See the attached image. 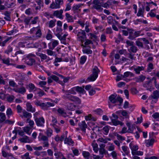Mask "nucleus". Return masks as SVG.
<instances>
[{
  "instance_id": "nucleus-1",
  "label": "nucleus",
  "mask_w": 159,
  "mask_h": 159,
  "mask_svg": "<svg viewBox=\"0 0 159 159\" xmlns=\"http://www.w3.org/2000/svg\"><path fill=\"white\" fill-rule=\"evenodd\" d=\"M109 99L110 101L108 102V105L110 108H116V107L121 106L123 102V99L115 93L110 96Z\"/></svg>"
},
{
  "instance_id": "nucleus-2",
  "label": "nucleus",
  "mask_w": 159,
  "mask_h": 159,
  "mask_svg": "<svg viewBox=\"0 0 159 159\" xmlns=\"http://www.w3.org/2000/svg\"><path fill=\"white\" fill-rule=\"evenodd\" d=\"M93 7L99 11H102L103 8L101 6L107 8L109 7V5L107 3L100 2L99 0H94L93 2Z\"/></svg>"
},
{
  "instance_id": "nucleus-3",
  "label": "nucleus",
  "mask_w": 159,
  "mask_h": 159,
  "mask_svg": "<svg viewBox=\"0 0 159 159\" xmlns=\"http://www.w3.org/2000/svg\"><path fill=\"white\" fill-rule=\"evenodd\" d=\"M100 71L98 68L95 66L93 69L92 70V74L89 76L87 80L89 81H93L96 80L98 76V74Z\"/></svg>"
},
{
  "instance_id": "nucleus-4",
  "label": "nucleus",
  "mask_w": 159,
  "mask_h": 159,
  "mask_svg": "<svg viewBox=\"0 0 159 159\" xmlns=\"http://www.w3.org/2000/svg\"><path fill=\"white\" fill-rule=\"evenodd\" d=\"M148 80L146 81L143 84V87L147 90L152 91L153 89L152 86V81L154 80H152L149 78H147Z\"/></svg>"
},
{
  "instance_id": "nucleus-5",
  "label": "nucleus",
  "mask_w": 159,
  "mask_h": 159,
  "mask_svg": "<svg viewBox=\"0 0 159 159\" xmlns=\"http://www.w3.org/2000/svg\"><path fill=\"white\" fill-rule=\"evenodd\" d=\"M35 56L33 54H29L25 58V63L28 65L32 66L35 63Z\"/></svg>"
},
{
  "instance_id": "nucleus-6",
  "label": "nucleus",
  "mask_w": 159,
  "mask_h": 159,
  "mask_svg": "<svg viewBox=\"0 0 159 159\" xmlns=\"http://www.w3.org/2000/svg\"><path fill=\"white\" fill-rule=\"evenodd\" d=\"M63 3V0H55V2L53 1L50 4L49 7L52 9H58Z\"/></svg>"
},
{
  "instance_id": "nucleus-7",
  "label": "nucleus",
  "mask_w": 159,
  "mask_h": 159,
  "mask_svg": "<svg viewBox=\"0 0 159 159\" xmlns=\"http://www.w3.org/2000/svg\"><path fill=\"white\" fill-rule=\"evenodd\" d=\"M65 97L72 102H76L78 103H81V100L79 98L76 96H74L70 94L67 93L65 96Z\"/></svg>"
},
{
  "instance_id": "nucleus-8",
  "label": "nucleus",
  "mask_w": 159,
  "mask_h": 159,
  "mask_svg": "<svg viewBox=\"0 0 159 159\" xmlns=\"http://www.w3.org/2000/svg\"><path fill=\"white\" fill-rule=\"evenodd\" d=\"M77 36L79 40L83 43L85 39L86 34L84 30H81V31L78 32Z\"/></svg>"
},
{
  "instance_id": "nucleus-9",
  "label": "nucleus",
  "mask_w": 159,
  "mask_h": 159,
  "mask_svg": "<svg viewBox=\"0 0 159 159\" xmlns=\"http://www.w3.org/2000/svg\"><path fill=\"white\" fill-rule=\"evenodd\" d=\"M2 156L7 159H17L12 154L7 152L4 149L2 150Z\"/></svg>"
},
{
  "instance_id": "nucleus-10",
  "label": "nucleus",
  "mask_w": 159,
  "mask_h": 159,
  "mask_svg": "<svg viewBox=\"0 0 159 159\" xmlns=\"http://www.w3.org/2000/svg\"><path fill=\"white\" fill-rule=\"evenodd\" d=\"M131 68L134 70L136 74L139 75L141 71L144 70L145 66H134L131 67Z\"/></svg>"
},
{
  "instance_id": "nucleus-11",
  "label": "nucleus",
  "mask_w": 159,
  "mask_h": 159,
  "mask_svg": "<svg viewBox=\"0 0 159 159\" xmlns=\"http://www.w3.org/2000/svg\"><path fill=\"white\" fill-rule=\"evenodd\" d=\"M63 10L62 9H61L60 10H57L54 11L53 13V16L61 19H63Z\"/></svg>"
},
{
  "instance_id": "nucleus-12",
  "label": "nucleus",
  "mask_w": 159,
  "mask_h": 159,
  "mask_svg": "<svg viewBox=\"0 0 159 159\" xmlns=\"http://www.w3.org/2000/svg\"><path fill=\"white\" fill-rule=\"evenodd\" d=\"M6 119V117L5 115V114L4 113H0V129L1 128L2 126V124L3 122H5L6 123H9V121L7 120L5 121Z\"/></svg>"
},
{
  "instance_id": "nucleus-13",
  "label": "nucleus",
  "mask_w": 159,
  "mask_h": 159,
  "mask_svg": "<svg viewBox=\"0 0 159 159\" xmlns=\"http://www.w3.org/2000/svg\"><path fill=\"white\" fill-rule=\"evenodd\" d=\"M35 121L38 126H43L45 122V120L43 117L39 118H35Z\"/></svg>"
},
{
  "instance_id": "nucleus-14",
  "label": "nucleus",
  "mask_w": 159,
  "mask_h": 159,
  "mask_svg": "<svg viewBox=\"0 0 159 159\" xmlns=\"http://www.w3.org/2000/svg\"><path fill=\"white\" fill-rule=\"evenodd\" d=\"M18 112L20 113L19 115L21 116H24L25 117H31V114L23 110H18Z\"/></svg>"
},
{
  "instance_id": "nucleus-15",
  "label": "nucleus",
  "mask_w": 159,
  "mask_h": 159,
  "mask_svg": "<svg viewBox=\"0 0 159 159\" xmlns=\"http://www.w3.org/2000/svg\"><path fill=\"white\" fill-rule=\"evenodd\" d=\"M58 44V42L57 40H54L48 44L49 48L53 50L54 48Z\"/></svg>"
},
{
  "instance_id": "nucleus-16",
  "label": "nucleus",
  "mask_w": 159,
  "mask_h": 159,
  "mask_svg": "<svg viewBox=\"0 0 159 159\" xmlns=\"http://www.w3.org/2000/svg\"><path fill=\"white\" fill-rule=\"evenodd\" d=\"M129 147L131 150L132 153L133 155H134L136 151L138 150L139 148L137 145H134L131 143L129 144Z\"/></svg>"
},
{
  "instance_id": "nucleus-17",
  "label": "nucleus",
  "mask_w": 159,
  "mask_h": 159,
  "mask_svg": "<svg viewBox=\"0 0 159 159\" xmlns=\"http://www.w3.org/2000/svg\"><path fill=\"white\" fill-rule=\"evenodd\" d=\"M153 118V120L155 122L157 121V122H155V124L159 125V114L158 113H155L152 115Z\"/></svg>"
},
{
  "instance_id": "nucleus-18",
  "label": "nucleus",
  "mask_w": 159,
  "mask_h": 159,
  "mask_svg": "<svg viewBox=\"0 0 159 159\" xmlns=\"http://www.w3.org/2000/svg\"><path fill=\"white\" fill-rule=\"evenodd\" d=\"M13 90L16 92L24 94L26 91L25 88L24 87H21L19 88L14 89Z\"/></svg>"
},
{
  "instance_id": "nucleus-19",
  "label": "nucleus",
  "mask_w": 159,
  "mask_h": 159,
  "mask_svg": "<svg viewBox=\"0 0 159 159\" xmlns=\"http://www.w3.org/2000/svg\"><path fill=\"white\" fill-rule=\"evenodd\" d=\"M146 78L145 76L141 75L138 77H135L134 80L136 82H142Z\"/></svg>"
},
{
  "instance_id": "nucleus-20",
  "label": "nucleus",
  "mask_w": 159,
  "mask_h": 159,
  "mask_svg": "<svg viewBox=\"0 0 159 159\" xmlns=\"http://www.w3.org/2000/svg\"><path fill=\"white\" fill-rule=\"evenodd\" d=\"M151 97L154 99H157L159 98V91L157 90L154 91L151 95Z\"/></svg>"
},
{
  "instance_id": "nucleus-21",
  "label": "nucleus",
  "mask_w": 159,
  "mask_h": 159,
  "mask_svg": "<svg viewBox=\"0 0 159 159\" xmlns=\"http://www.w3.org/2000/svg\"><path fill=\"white\" fill-rule=\"evenodd\" d=\"M66 19L68 22H73L74 19L73 16L69 13H66L65 14Z\"/></svg>"
},
{
  "instance_id": "nucleus-22",
  "label": "nucleus",
  "mask_w": 159,
  "mask_h": 159,
  "mask_svg": "<svg viewBox=\"0 0 159 159\" xmlns=\"http://www.w3.org/2000/svg\"><path fill=\"white\" fill-rule=\"evenodd\" d=\"M144 8L143 7L142 8L140 7L139 8L138 12L137 14L138 16H141L142 17H144Z\"/></svg>"
},
{
  "instance_id": "nucleus-23",
  "label": "nucleus",
  "mask_w": 159,
  "mask_h": 159,
  "mask_svg": "<svg viewBox=\"0 0 159 159\" xmlns=\"http://www.w3.org/2000/svg\"><path fill=\"white\" fill-rule=\"evenodd\" d=\"M126 125L128 127V132L133 133L134 131V130L135 129V128L134 127H133V125H132L131 124L129 123H127Z\"/></svg>"
},
{
  "instance_id": "nucleus-24",
  "label": "nucleus",
  "mask_w": 159,
  "mask_h": 159,
  "mask_svg": "<svg viewBox=\"0 0 159 159\" xmlns=\"http://www.w3.org/2000/svg\"><path fill=\"white\" fill-rule=\"evenodd\" d=\"M20 140L22 142L24 143H31L32 142V140H30L29 138L27 136H25L23 137V138L20 139Z\"/></svg>"
},
{
  "instance_id": "nucleus-25",
  "label": "nucleus",
  "mask_w": 159,
  "mask_h": 159,
  "mask_svg": "<svg viewBox=\"0 0 159 159\" xmlns=\"http://www.w3.org/2000/svg\"><path fill=\"white\" fill-rule=\"evenodd\" d=\"M11 12L8 11H6L4 12V14L5 16L4 18L6 20L8 21H10L11 18L10 17Z\"/></svg>"
},
{
  "instance_id": "nucleus-26",
  "label": "nucleus",
  "mask_w": 159,
  "mask_h": 159,
  "mask_svg": "<svg viewBox=\"0 0 159 159\" xmlns=\"http://www.w3.org/2000/svg\"><path fill=\"white\" fill-rule=\"evenodd\" d=\"M83 5L82 4H79L73 6L72 8V10L74 12V13L77 12V10L79 9V8Z\"/></svg>"
},
{
  "instance_id": "nucleus-27",
  "label": "nucleus",
  "mask_w": 159,
  "mask_h": 159,
  "mask_svg": "<svg viewBox=\"0 0 159 159\" xmlns=\"http://www.w3.org/2000/svg\"><path fill=\"white\" fill-rule=\"evenodd\" d=\"M5 5L8 8L13 7L15 5V1H13L11 3H9L8 1L6 2L5 3Z\"/></svg>"
},
{
  "instance_id": "nucleus-28",
  "label": "nucleus",
  "mask_w": 159,
  "mask_h": 159,
  "mask_svg": "<svg viewBox=\"0 0 159 159\" xmlns=\"http://www.w3.org/2000/svg\"><path fill=\"white\" fill-rule=\"evenodd\" d=\"M80 128L84 131H85L86 128L87 127V125L84 121H83L80 124Z\"/></svg>"
},
{
  "instance_id": "nucleus-29",
  "label": "nucleus",
  "mask_w": 159,
  "mask_h": 159,
  "mask_svg": "<svg viewBox=\"0 0 159 159\" xmlns=\"http://www.w3.org/2000/svg\"><path fill=\"white\" fill-rule=\"evenodd\" d=\"M129 76H130V77H134V75L130 72L127 71L124 73V75H123V78L127 77Z\"/></svg>"
},
{
  "instance_id": "nucleus-30",
  "label": "nucleus",
  "mask_w": 159,
  "mask_h": 159,
  "mask_svg": "<svg viewBox=\"0 0 159 159\" xmlns=\"http://www.w3.org/2000/svg\"><path fill=\"white\" fill-rule=\"evenodd\" d=\"M121 148L122 150L125 153V154H123V156H125V154L128 155L129 154V150L128 148L127 147L125 146H122Z\"/></svg>"
},
{
  "instance_id": "nucleus-31",
  "label": "nucleus",
  "mask_w": 159,
  "mask_h": 159,
  "mask_svg": "<svg viewBox=\"0 0 159 159\" xmlns=\"http://www.w3.org/2000/svg\"><path fill=\"white\" fill-rule=\"evenodd\" d=\"M34 103L36 105L41 107H45L46 105L45 103L41 102L40 101H39V100L35 101L34 102Z\"/></svg>"
},
{
  "instance_id": "nucleus-32",
  "label": "nucleus",
  "mask_w": 159,
  "mask_h": 159,
  "mask_svg": "<svg viewBox=\"0 0 159 159\" xmlns=\"http://www.w3.org/2000/svg\"><path fill=\"white\" fill-rule=\"evenodd\" d=\"M109 130V126H105L102 129L103 132L105 135H107L108 134Z\"/></svg>"
},
{
  "instance_id": "nucleus-33",
  "label": "nucleus",
  "mask_w": 159,
  "mask_h": 159,
  "mask_svg": "<svg viewBox=\"0 0 159 159\" xmlns=\"http://www.w3.org/2000/svg\"><path fill=\"white\" fill-rule=\"evenodd\" d=\"M111 139L110 138H107L105 139H104L103 138H100L98 139V141L100 142L103 143H106L108 141H110Z\"/></svg>"
},
{
  "instance_id": "nucleus-34",
  "label": "nucleus",
  "mask_w": 159,
  "mask_h": 159,
  "mask_svg": "<svg viewBox=\"0 0 159 159\" xmlns=\"http://www.w3.org/2000/svg\"><path fill=\"white\" fill-rule=\"evenodd\" d=\"M75 89L77 92L80 93H83L84 92V87H81L79 86H77L76 87Z\"/></svg>"
},
{
  "instance_id": "nucleus-35",
  "label": "nucleus",
  "mask_w": 159,
  "mask_h": 159,
  "mask_svg": "<svg viewBox=\"0 0 159 159\" xmlns=\"http://www.w3.org/2000/svg\"><path fill=\"white\" fill-rule=\"evenodd\" d=\"M23 129L25 132H26L27 134L30 135L31 132V129L29 127H25L23 128Z\"/></svg>"
},
{
  "instance_id": "nucleus-36",
  "label": "nucleus",
  "mask_w": 159,
  "mask_h": 159,
  "mask_svg": "<svg viewBox=\"0 0 159 159\" xmlns=\"http://www.w3.org/2000/svg\"><path fill=\"white\" fill-rule=\"evenodd\" d=\"M1 60L3 64L7 65H9L10 64V59L9 58H3L1 59Z\"/></svg>"
},
{
  "instance_id": "nucleus-37",
  "label": "nucleus",
  "mask_w": 159,
  "mask_h": 159,
  "mask_svg": "<svg viewBox=\"0 0 159 159\" xmlns=\"http://www.w3.org/2000/svg\"><path fill=\"white\" fill-rule=\"evenodd\" d=\"M93 147V149L94 151L96 153H97L98 151V145L96 143H93L92 144Z\"/></svg>"
},
{
  "instance_id": "nucleus-38",
  "label": "nucleus",
  "mask_w": 159,
  "mask_h": 159,
  "mask_svg": "<svg viewBox=\"0 0 159 159\" xmlns=\"http://www.w3.org/2000/svg\"><path fill=\"white\" fill-rule=\"evenodd\" d=\"M112 122L113 125L115 126L117 125H122L124 124L123 123L121 122L113 119L112 120Z\"/></svg>"
},
{
  "instance_id": "nucleus-39",
  "label": "nucleus",
  "mask_w": 159,
  "mask_h": 159,
  "mask_svg": "<svg viewBox=\"0 0 159 159\" xmlns=\"http://www.w3.org/2000/svg\"><path fill=\"white\" fill-rule=\"evenodd\" d=\"M154 142V139H152L149 140H146V143L148 146L152 145Z\"/></svg>"
},
{
  "instance_id": "nucleus-40",
  "label": "nucleus",
  "mask_w": 159,
  "mask_h": 159,
  "mask_svg": "<svg viewBox=\"0 0 159 159\" xmlns=\"http://www.w3.org/2000/svg\"><path fill=\"white\" fill-rule=\"evenodd\" d=\"M89 34L90 35L91 39H93L94 41H98L99 39L96 35L92 33H90Z\"/></svg>"
},
{
  "instance_id": "nucleus-41",
  "label": "nucleus",
  "mask_w": 159,
  "mask_h": 159,
  "mask_svg": "<svg viewBox=\"0 0 159 159\" xmlns=\"http://www.w3.org/2000/svg\"><path fill=\"white\" fill-rule=\"evenodd\" d=\"M56 21V20H50L49 22V27L50 28H52L55 25V22Z\"/></svg>"
},
{
  "instance_id": "nucleus-42",
  "label": "nucleus",
  "mask_w": 159,
  "mask_h": 159,
  "mask_svg": "<svg viewBox=\"0 0 159 159\" xmlns=\"http://www.w3.org/2000/svg\"><path fill=\"white\" fill-rule=\"evenodd\" d=\"M153 69V64L151 63H150L148 66L147 71L148 72H150Z\"/></svg>"
},
{
  "instance_id": "nucleus-43",
  "label": "nucleus",
  "mask_w": 159,
  "mask_h": 159,
  "mask_svg": "<svg viewBox=\"0 0 159 159\" xmlns=\"http://www.w3.org/2000/svg\"><path fill=\"white\" fill-rule=\"evenodd\" d=\"M64 143L69 145H72L73 143V142L71 139H66L65 140Z\"/></svg>"
},
{
  "instance_id": "nucleus-44",
  "label": "nucleus",
  "mask_w": 159,
  "mask_h": 159,
  "mask_svg": "<svg viewBox=\"0 0 159 159\" xmlns=\"http://www.w3.org/2000/svg\"><path fill=\"white\" fill-rule=\"evenodd\" d=\"M51 31L50 30H48V34L46 36V38L48 40L51 39L52 38V36L51 34Z\"/></svg>"
},
{
  "instance_id": "nucleus-45",
  "label": "nucleus",
  "mask_w": 159,
  "mask_h": 159,
  "mask_svg": "<svg viewBox=\"0 0 159 159\" xmlns=\"http://www.w3.org/2000/svg\"><path fill=\"white\" fill-rule=\"evenodd\" d=\"M106 151L104 148H100L99 150V154L101 157H103V154H105L106 152Z\"/></svg>"
},
{
  "instance_id": "nucleus-46",
  "label": "nucleus",
  "mask_w": 159,
  "mask_h": 159,
  "mask_svg": "<svg viewBox=\"0 0 159 159\" xmlns=\"http://www.w3.org/2000/svg\"><path fill=\"white\" fill-rule=\"evenodd\" d=\"M32 17H27L25 18L24 20V22L25 23V25H28L29 24L30 20L32 18Z\"/></svg>"
},
{
  "instance_id": "nucleus-47",
  "label": "nucleus",
  "mask_w": 159,
  "mask_h": 159,
  "mask_svg": "<svg viewBox=\"0 0 159 159\" xmlns=\"http://www.w3.org/2000/svg\"><path fill=\"white\" fill-rule=\"evenodd\" d=\"M15 98V97L13 95H9L7 97V99L8 102H13Z\"/></svg>"
},
{
  "instance_id": "nucleus-48",
  "label": "nucleus",
  "mask_w": 159,
  "mask_h": 159,
  "mask_svg": "<svg viewBox=\"0 0 159 159\" xmlns=\"http://www.w3.org/2000/svg\"><path fill=\"white\" fill-rule=\"evenodd\" d=\"M114 134L117 137L118 139L120 141H123L125 139L124 138L119 135L117 133H114Z\"/></svg>"
},
{
  "instance_id": "nucleus-49",
  "label": "nucleus",
  "mask_w": 159,
  "mask_h": 159,
  "mask_svg": "<svg viewBox=\"0 0 159 159\" xmlns=\"http://www.w3.org/2000/svg\"><path fill=\"white\" fill-rule=\"evenodd\" d=\"M152 80H154V84L155 87L157 90H159V84L157 83L156 79L155 77H153Z\"/></svg>"
},
{
  "instance_id": "nucleus-50",
  "label": "nucleus",
  "mask_w": 159,
  "mask_h": 159,
  "mask_svg": "<svg viewBox=\"0 0 159 159\" xmlns=\"http://www.w3.org/2000/svg\"><path fill=\"white\" fill-rule=\"evenodd\" d=\"M68 93V94H75L76 93V92L72 89H71L70 90H66L65 91V94L66 95V94Z\"/></svg>"
},
{
  "instance_id": "nucleus-51",
  "label": "nucleus",
  "mask_w": 159,
  "mask_h": 159,
  "mask_svg": "<svg viewBox=\"0 0 159 159\" xmlns=\"http://www.w3.org/2000/svg\"><path fill=\"white\" fill-rule=\"evenodd\" d=\"M85 119L87 121L92 120L94 121L96 120L95 118L92 117L91 115H89L88 116H85Z\"/></svg>"
},
{
  "instance_id": "nucleus-52",
  "label": "nucleus",
  "mask_w": 159,
  "mask_h": 159,
  "mask_svg": "<svg viewBox=\"0 0 159 159\" xmlns=\"http://www.w3.org/2000/svg\"><path fill=\"white\" fill-rule=\"evenodd\" d=\"M67 108L68 109H74L76 108V106L73 104L70 103L67 106Z\"/></svg>"
},
{
  "instance_id": "nucleus-53",
  "label": "nucleus",
  "mask_w": 159,
  "mask_h": 159,
  "mask_svg": "<svg viewBox=\"0 0 159 159\" xmlns=\"http://www.w3.org/2000/svg\"><path fill=\"white\" fill-rule=\"evenodd\" d=\"M38 138L39 139L44 141L46 140L47 139V138L45 136H43L41 133H39Z\"/></svg>"
},
{
  "instance_id": "nucleus-54",
  "label": "nucleus",
  "mask_w": 159,
  "mask_h": 159,
  "mask_svg": "<svg viewBox=\"0 0 159 159\" xmlns=\"http://www.w3.org/2000/svg\"><path fill=\"white\" fill-rule=\"evenodd\" d=\"M133 31L132 30H130V31L129 32V39L132 40L135 38V37L134 36V34L133 35Z\"/></svg>"
},
{
  "instance_id": "nucleus-55",
  "label": "nucleus",
  "mask_w": 159,
  "mask_h": 159,
  "mask_svg": "<svg viewBox=\"0 0 159 159\" xmlns=\"http://www.w3.org/2000/svg\"><path fill=\"white\" fill-rule=\"evenodd\" d=\"M38 89L39 91L37 92V93L38 95L39 96L41 97L45 94V93L42 89L39 88Z\"/></svg>"
},
{
  "instance_id": "nucleus-56",
  "label": "nucleus",
  "mask_w": 159,
  "mask_h": 159,
  "mask_svg": "<svg viewBox=\"0 0 159 159\" xmlns=\"http://www.w3.org/2000/svg\"><path fill=\"white\" fill-rule=\"evenodd\" d=\"M54 155L56 156V158H59L60 157L61 158H62L61 159H66L63 157L62 154L60 152L55 153H54Z\"/></svg>"
},
{
  "instance_id": "nucleus-57",
  "label": "nucleus",
  "mask_w": 159,
  "mask_h": 159,
  "mask_svg": "<svg viewBox=\"0 0 159 159\" xmlns=\"http://www.w3.org/2000/svg\"><path fill=\"white\" fill-rule=\"evenodd\" d=\"M130 50L133 52L136 53L137 50V47L134 45L131 46L130 48Z\"/></svg>"
},
{
  "instance_id": "nucleus-58",
  "label": "nucleus",
  "mask_w": 159,
  "mask_h": 159,
  "mask_svg": "<svg viewBox=\"0 0 159 159\" xmlns=\"http://www.w3.org/2000/svg\"><path fill=\"white\" fill-rule=\"evenodd\" d=\"M83 52L84 53L88 54H91L92 52V51L89 48H86L83 49Z\"/></svg>"
},
{
  "instance_id": "nucleus-59",
  "label": "nucleus",
  "mask_w": 159,
  "mask_h": 159,
  "mask_svg": "<svg viewBox=\"0 0 159 159\" xmlns=\"http://www.w3.org/2000/svg\"><path fill=\"white\" fill-rule=\"evenodd\" d=\"M21 158L22 159H30L29 154L28 152H26L24 155L22 156Z\"/></svg>"
},
{
  "instance_id": "nucleus-60",
  "label": "nucleus",
  "mask_w": 159,
  "mask_h": 159,
  "mask_svg": "<svg viewBox=\"0 0 159 159\" xmlns=\"http://www.w3.org/2000/svg\"><path fill=\"white\" fill-rule=\"evenodd\" d=\"M86 60V57L85 56L82 57L80 59V62L81 64H83L85 62Z\"/></svg>"
},
{
  "instance_id": "nucleus-61",
  "label": "nucleus",
  "mask_w": 159,
  "mask_h": 159,
  "mask_svg": "<svg viewBox=\"0 0 159 159\" xmlns=\"http://www.w3.org/2000/svg\"><path fill=\"white\" fill-rule=\"evenodd\" d=\"M82 154L85 158L88 159L89 155V153L86 151H83L82 152Z\"/></svg>"
},
{
  "instance_id": "nucleus-62",
  "label": "nucleus",
  "mask_w": 159,
  "mask_h": 159,
  "mask_svg": "<svg viewBox=\"0 0 159 159\" xmlns=\"http://www.w3.org/2000/svg\"><path fill=\"white\" fill-rule=\"evenodd\" d=\"M126 43L127 45V47H128L129 46H132L133 45H134V42L133 41H130L128 40H127L126 42Z\"/></svg>"
},
{
  "instance_id": "nucleus-63",
  "label": "nucleus",
  "mask_w": 159,
  "mask_h": 159,
  "mask_svg": "<svg viewBox=\"0 0 159 159\" xmlns=\"http://www.w3.org/2000/svg\"><path fill=\"white\" fill-rule=\"evenodd\" d=\"M52 50H51L49 49H47L46 50L47 54L50 56H53V55L54 52L52 51Z\"/></svg>"
},
{
  "instance_id": "nucleus-64",
  "label": "nucleus",
  "mask_w": 159,
  "mask_h": 159,
  "mask_svg": "<svg viewBox=\"0 0 159 159\" xmlns=\"http://www.w3.org/2000/svg\"><path fill=\"white\" fill-rule=\"evenodd\" d=\"M109 146L107 147V148L109 151H111L114 149V145L112 144H109Z\"/></svg>"
}]
</instances>
